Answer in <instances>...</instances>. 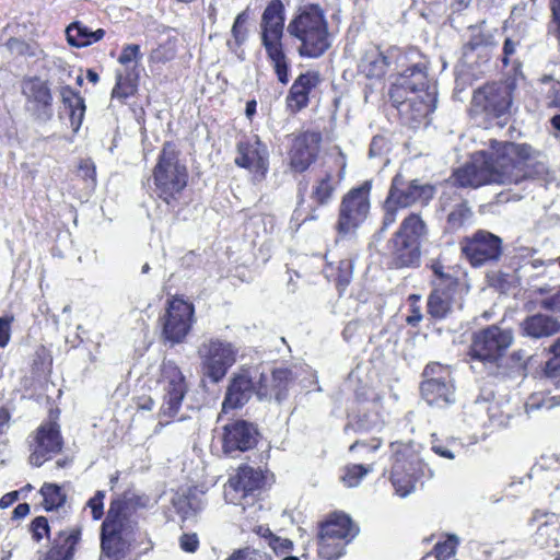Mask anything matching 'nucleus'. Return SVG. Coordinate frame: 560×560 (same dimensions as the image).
<instances>
[{
	"label": "nucleus",
	"instance_id": "f257e3e1",
	"mask_svg": "<svg viewBox=\"0 0 560 560\" xmlns=\"http://www.w3.org/2000/svg\"><path fill=\"white\" fill-rule=\"evenodd\" d=\"M489 153L478 152L469 164L458 168L454 183L459 187L517 185L527 177L526 163L535 155L527 143L502 142Z\"/></svg>",
	"mask_w": 560,
	"mask_h": 560
},
{
	"label": "nucleus",
	"instance_id": "f03ea898",
	"mask_svg": "<svg viewBox=\"0 0 560 560\" xmlns=\"http://www.w3.org/2000/svg\"><path fill=\"white\" fill-rule=\"evenodd\" d=\"M290 375L287 369H276L270 374L261 371L259 366L241 370L228 387L222 404L223 411L244 406L254 393L260 400L275 398L281 402L287 397Z\"/></svg>",
	"mask_w": 560,
	"mask_h": 560
},
{
	"label": "nucleus",
	"instance_id": "7ed1b4c3",
	"mask_svg": "<svg viewBox=\"0 0 560 560\" xmlns=\"http://www.w3.org/2000/svg\"><path fill=\"white\" fill-rule=\"evenodd\" d=\"M147 534L138 527L129 502L120 499L110 503L102 524V550L115 559H122L144 544Z\"/></svg>",
	"mask_w": 560,
	"mask_h": 560
},
{
	"label": "nucleus",
	"instance_id": "20e7f679",
	"mask_svg": "<svg viewBox=\"0 0 560 560\" xmlns=\"http://www.w3.org/2000/svg\"><path fill=\"white\" fill-rule=\"evenodd\" d=\"M288 34L299 42L298 54L318 58L331 46L325 11L317 4L300 8L287 26Z\"/></svg>",
	"mask_w": 560,
	"mask_h": 560
},
{
	"label": "nucleus",
	"instance_id": "39448f33",
	"mask_svg": "<svg viewBox=\"0 0 560 560\" xmlns=\"http://www.w3.org/2000/svg\"><path fill=\"white\" fill-rule=\"evenodd\" d=\"M284 5L272 0L265 9L260 21V42L278 81L285 85L290 81V61L284 51Z\"/></svg>",
	"mask_w": 560,
	"mask_h": 560
},
{
	"label": "nucleus",
	"instance_id": "423d86ee",
	"mask_svg": "<svg viewBox=\"0 0 560 560\" xmlns=\"http://www.w3.org/2000/svg\"><path fill=\"white\" fill-rule=\"evenodd\" d=\"M187 182V167L180 163L174 147L165 143L152 171V191L166 203H171L185 189Z\"/></svg>",
	"mask_w": 560,
	"mask_h": 560
},
{
	"label": "nucleus",
	"instance_id": "0eeeda50",
	"mask_svg": "<svg viewBox=\"0 0 560 560\" xmlns=\"http://www.w3.org/2000/svg\"><path fill=\"white\" fill-rule=\"evenodd\" d=\"M394 464L392 483L396 493L405 498L416 487L417 480L432 477V471L419 455V445L413 443H392Z\"/></svg>",
	"mask_w": 560,
	"mask_h": 560
},
{
	"label": "nucleus",
	"instance_id": "6e6552de",
	"mask_svg": "<svg viewBox=\"0 0 560 560\" xmlns=\"http://www.w3.org/2000/svg\"><path fill=\"white\" fill-rule=\"evenodd\" d=\"M238 349L228 340L210 338L202 341L198 347L202 375L219 383L235 364Z\"/></svg>",
	"mask_w": 560,
	"mask_h": 560
},
{
	"label": "nucleus",
	"instance_id": "1a4fd4ad",
	"mask_svg": "<svg viewBox=\"0 0 560 560\" xmlns=\"http://www.w3.org/2000/svg\"><path fill=\"white\" fill-rule=\"evenodd\" d=\"M513 341L511 329L491 325L474 334L469 355L485 364L498 365Z\"/></svg>",
	"mask_w": 560,
	"mask_h": 560
},
{
	"label": "nucleus",
	"instance_id": "9d476101",
	"mask_svg": "<svg viewBox=\"0 0 560 560\" xmlns=\"http://www.w3.org/2000/svg\"><path fill=\"white\" fill-rule=\"evenodd\" d=\"M371 183L364 182L350 189L341 199L336 230L340 235L353 233L366 219L371 209Z\"/></svg>",
	"mask_w": 560,
	"mask_h": 560
},
{
	"label": "nucleus",
	"instance_id": "9b49d317",
	"mask_svg": "<svg viewBox=\"0 0 560 560\" xmlns=\"http://www.w3.org/2000/svg\"><path fill=\"white\" fill-rule=\"evenodd\" d=\"M265 482L261 470L249 466L240 467L236 475L224 486V499L228 503L238 505L243 511L252 508L258 501V495Z\"/></svg>",
	"mask_w": 560,
	"mask_h": 560
},
{
	"label": "nucleus",
	"instance_id": "f8f14e48",
	"mask_svg": "<svg viewBox=\"0 0 560 560\" xmlns=\"http://www.w3.org/2000/svg\"><path fill=\"white\" fill-rule=\"evenodd\" d=\"M156 383L163 398L160 417L173 419L177 416L187 393L185 376L174 362L164 361Z\"/></svg>",
	"mask_w": 560,
	"mask_h": 560
},
{
	"label": "nucleus",
	"instance_id": "ddd939ff",
	"mask_svg": "<svg viewBox=\"0 0 560 560\" xmlns=\"http://www.w3.org/2000/svg\"><path fill=\"white\" fill-rule=\"evenodd\" d=\"M194 312L190 302L179 298L172 299L161 318L164 339L173 345L182 342L191 329Z\"/></svg>",
	"mask_w": 560,
	"mask_h": 560
},
{
	"label": "nucleus",
	"instance_id": "4468645a",
	"mask_svg": "<svg viewBox=\"0 0 560 560\" xmlns=\"http://www.w3.org/2000/svg\"><path fill=\"white\" fill-rule=\"evenodd\" d=\"M269 153L266 144H264L258 137H253L238 142L237 154L235 156V164L240 167L246 168L255 183L261 182L268 172Z\"/></svg>",
	"mask_w": 560,
	"mask_h": 560
},
{
	"label": "nucleus",
	"instance_id": "2eb2a0df",
	"mask_svg": "<svg viewBox=\"0 0 560 560\" xmlns=\"http://www.w3.org/2000/svg\"><path fill=\"white\" fill-rule=\"evenodd\" d=\"M434 194L435 189L432 185L418 179L406 180L401 174H397L392 180L387 197L390 198L392 203L396 202L400 208H408L416 203L428 205Z\"/></svg>",
	"mask_w": 560,
	"mask_h": 560
},
{
	"label": "nucleus",
	"instance_id": "dca6fc26",
	"mask_svg": "<svg viewBox=\"0 0 560 560\" xmlns=\"http://www.w3.org/2000/svg\"><path fill=\"white\" fill-rule=\"evenodd\" d=\"M462 250L474 267H479L499 259L502 241L499 236L480 230L464 241Z\"/></svg>",
	"mask_w": 560,
	"mask_h": 560
},
{
	"label": "nucleus",
	"instance_id": "f3484780",
	"mask_svg": "<svg viewBox=\"0 0 560 560\" xmlns=\"http://www.w3.org/2000/svg\"><path fill=\"white\" fill-rule=\"evenodd\" d=\"M427 88L428 79L424 69L420 65H415L396 79L389 90V96L400 114H408L409 98Z\"/></svg>",
	"mask_w": 560,
	"mask_h": 560
},
{
	"label": "nucleus",
	"instance_id": "a211bd4d",
	"mask_svg": "<svg viewBox=\"0 0 560 560\" xmlns=\"http://www.w3.org/2000/svg\"><path fill=\"white\" fill-rule=\"evenodd\" d=\"M514 84L511 82L492 83L483 86L474 95V102L494 117L510 113L513 100Z\"/></svg>",
	"mask_w": 560,
	"mask_h": 560
},
{
	"label": "nucleus",
	"instance_id": "6ab92c4d",
	"mask_svg": "<svg viewBox=\"0 0 560 560\" xmlns=\"http://www.w3.org/2000/svg\"><path fill=\"white\" fill-rule=\"evenodd\" d=\"M49 80L28 77L21 82V92L26 98V106L39 119H48L51 116L52 95Z\"/></svg>",
	"mask_w": 560,
	"mask_h": 560
},
{
	"label": "nucleus",
	"instance_id": "aec40b11",
	"mask_svg": "<svg viewBox=\"0 0 560 560\" xmlns=\"http://www.w3.org/2000/svg\"><path fill=\"white\" fill-rule=\"evenodd\" d=\"M62 447L59 425L55 421L43 423L35 432L31 442L30 463L39 467L51 454L58 453Z\"/></svg>",
	"mask_w": 560,
	"mask_h": 560
},
{
	"label": "nucleus",
	"instance_id": "412c9836",
	"mask_svg": "<svg viewBox=\"0 0 560 560\" xmlns=\"http://www.w3.org/2000/svg\"><path fill=\"white\" fill-rule=\"evenodd\" d=\"M345 166V162H341L339 170L330 165H323L315 172L310 198L317 207L327 206L332 201L343 178Z\"/></svg>",
	"mask_w": 560,
	"mask_h": 560
},
{
	"label": "nucleus",
	"instance_id": "4be33fe9",
	"mask_svg": "<svg viewBox=\"0 0 560 560\" xmlns=\"http://www.w3.org/2000/svg\"><path fill=\"white\" fill-rule=\"evenodd\" d=\"M320 141V133L315 131L296 136L289 153L291 168L299 173L304 172L315 160Z\"/></svg>",
	"mask_w": 560,
	"mask_h": 560
},
{
	"label": "nucleus",
	"instance_id": "5701e85b",
	"mask_svg": "<svg viewBox=\"0 0 560 560\" xmlns=\"http://www.w3.org/2000/svg\"><path fill=\"white\" fill-rule=\"evenodd\" d=\"M258 431L244 420H237L224 427L223 447L225 453L247 451L257 443Z\"/></svg>",
	"mask_w": 560,
	"mask_h": 560
},
{
	"label": "nucleus",
	"instance_id": "b1692460",
	"mask_svg": "<svg viewBox=\"0 0 560 560\" xmlns=\"http://www.w3.org/2000/svg\"><path fill=\"white\" fill-rule=\"evenodd\" d=\"M456 282L447 278L445 284L435 283L428 299V312L432 317L444 318L452 310Z\"/></svg>",
	"mask_w": 560,
	"mask_h": 560
},
{
	"label": "nucleus",
	"instance_id": "393cba45",
	"mask_svg": "<svg viewBox=\"0 0 560 560\" xmlns=\"http://www.w3.org/2000/svg\"><path fill=\"white\" fill-rule=\"evenodd\" d=\"M521 331L534 339L548 338L560 331V320L545 314L532 315L522 322Z\"/></svg>",
	"mask_w": 560,
	"mask_h": 560
},
{
	"label": "nucleus",
	"instance_id": "a878e982",
	"mask_svg": "<svg viewBox=\"0 0 560 560\" xmlns=\"http://www.w3.org/2000/svg\"><path fill=\"white\" fill-rule=\"evenodd\" d=\"M358 527L352 524L349 516L334 514L320 526L319 535L327 539L341 540L348 544L358 535Z\"/></svg>",
	"mask_w": 560,
	"mask_h": 560
},
{
	"label": "nucleus",
	"instance_id": "bb28decb",
	"mask_svg": "<svg viewBox=\"0 0 560 560\" xmlns=\"http://www.w3.org/2000/svg\"><path fill=\"white\" fill-rule=\"evenodd\" d=\"M79 539L80 532L78 529L60 530L52 539L45 560H73Z\"/></svg>",
	"mask_w": 560,
	"mask_h": 560
},
{
	"label": "nucleus",
	"instance_id": "cd10ccee",
	"mask_svg": "<svg viewBox=\"0 0 560 560\" xmlns=\"http://www.w3.org/2000/svg\"><path fill=\"white\" fill-rule=\"evenodd\" d=\"M392 255L397 268L417 266L420 260V242L395 234Z\"/></svg>",
	"mask_w": 560,
	"mask_h": 560
},
{
	"label": "nucleus",
	"instance_id": "c85d7f7f",
	"mask_svg": "<svg viewBox=\"0 0 560 560\" xmlns=\"http://www.w3.org/2000/svg\"><path fill=\"white\" fill-rule=\"evenodd\" d=\"M390 65L389 56L377 46L369 45L361 57L359 69L368 78H382Z\"/></svg>",
	"mask_w": 560,
	"mask_h": 560
},
{
	"label": "nucleus",
	"instance_id": "c756f323",
	"mask_svg": "<svg viewBox=\"0 0 560 560\" xmlns=\"http://www.w3.org/2000/svg\"><path fill=\"white\" fill-rule=\"evenodd\" d=\"M319 83V75L316 72L300 74L294 81L288 95V104L291 108L300 110L308 103L310 92Z\"/></svg>",
	"mask_w": 560,
	"mask_h": 560
},
{
	"label": "nucleus",
	"instance_id": "7c9ffc66",
	"mask_svg": "<svg viewBox=\"0 0 560 560\" xmlns=\"http://www.w3.org/2000/svg\"><path fill=\"white\" fill-rule=\"evenodd\" d=\"M105 36L103 28L93 31L80 21H74L66 28L67 42L75 48L88 47L94 43L102 40Z\"/></svg>",
	"mask_w": 560,
	"mask_h": 560
},
{
	"label": "nucleus",
	"instance_id": "2f4dec72",
	"mask_svg": "<svg viewBox=\"0 0 560 560\" xmlns=\"http://www.w3.org/2000/svg\"><path fill=\"white\" fill-rule=\"evenodd\" d=\"M421 394L431 406L445 407L454 401V386L451 381L422 382Z\"/></svg>",
	"mask_w": 560,
	"mask_h": 560
},
{
	"label": "nucleus",
	"instance_id": "473e14b6",
	"mask_svg": "<svg viewBox=\"0 0 560 560\" xmlns=\"http://www.w3.org/2000/svg\"><path fill=\"white\" fill-rule=\"evenodd\" d=\"M434 102L435 95L433 92H429L428 88L423 91H418L409 98L407 104L408 114L404 115L410 120L419 122L434 110Z\"/></svg>",
	"mask_w": 560,
	"mask_h": 560
},
{
	"label": "nucleus",
	"instance_id": "72a5a7b5",
	"mask_svg": "<svg viewBox=\"0 0 560 560\" xmlns=\"http://www.w3.org/2000/svg\"><path fill=\"white\" fill-rule=\"evenodd\" d=\"M43 56V69L46 71L48 80L54 83L62 85L69 82L72 78L73 69L61 58L48 56L39 50Z\"/></svg>",
	"mask_w": 560,
	"mask_h": 560
},
{
	"label": "nucleus",
	"instance_id": "f704fd0d",
	"mask_svg": "<svg viewBox=\"0 0 560 560\" xmlns=\"http://www.w3.org/2000/svg\"><path fill=\"white\" fill-rule=\"evenodd\" d=\"M60 95L62 102L70 109L71 126L77 131L82 124L85 113L84 100L68 83L60 85Z\"/></svg>",
	"mask_w": 560,
	"mask_h": 560
},
{
	"label": "nucleus",
	"instance_id": "c9c22d12",
	"mask_svg": "<svg viewBox=\"0 0 560 560\" xmlns=\"http://www.w3.org/2000/svg\"><path fill=\"white\" fill-rule=\"evenodd\" d=\"M177 37L172 35L171 32L162 34L159 39L158 47L152 49L150 54V61L156 63H165L171 61L176 56Z\"/></svg>",
	"mask_w": 560,
	"mask_h": 560
},
{
	"label": "nucleus",
	"instance_id": "e433bc0d",
	"mask_svg": "<svg viewBox=\"0 0 560 560\" xmlns=\"http://www.w3.org/2000/svg\"><path fill=\"white\" fill-rule=\"evenodd\" d=\"M425 233L427 226L421 218L417 214H410L402 221L400 229L396 232V235H401V237H408L409 240L419 242L420 237Z\"/></svg>",
	"mask_w": 560,
	"mask_h": 560
},
{
	"label": "nucleus",
	"instance_id": "4c0bfd02",
	"mask_svg": "<svg viewBox=\"0 0 560 560\" xmlns=\"http://www.w3.org/2000/svg\"><path fill=\"white\" fill-rule=\"evenodd\" d=\"M378 416L375 412H364L359 415L355 419L349 421L346 425L345 431L349 433L353 431L355 433H365L374 430L378 427Z\"/></svg>",
	"mask_w": 560,
	"mask_h": 560
},
{
	"label": "nucleus",
	"instance_id": "58836bf2",
	"mask_svg": "<svg viewBox=\"0 0 560 560\" xmlns=\"http://www.w3.org/2000/svg\"><path fill=\"white\" fill-rule=\"evenodd\" d=\"M43 505L46 510H54L61 506L66 501V494L55 483H44L40 489Z\"/></svg>",
	"mask_w": 560,
	"mask_h": 560
},
{
	"label": "nucleus",
	"instance_id": "ea45409f",
	"mask_svg": "<svg viewBox=\"0 0 560 560\" xmlns=\"http://www.w3.org/2000/svg\"><path fill=\"white\" fill-rule=\"evenodd\" d=\"M346 542L318 535V555L325 560H335L343 555Z\"/></svg>",
	"mask_w": 560,
	"mask_h": 560
},
{
	"label": "nucleus",
	"instance_id": "a19ab883",
	"mask_svg": "<svg viewBox=\"0 0 560 560\" xmlns=\"http://www.w3.org/2000/svg\"><path fill=\"white\" fill-rule=\"evenodd\" d=\"M553 358L546 363L545 376L557 387L560 386V338L550 347Z\"/></svg>",
	"mask_w": 560,
	"mask_h": 560
},
{
	"label": "nucleus",
	"instance_id": "79ce46f5",
	"mask_svg": "<svg viewBox=\"0 0 560 560\" xmlns=\"http://www.w3.org/2000/svg\"><path fill=\"white\" fill-rule=\"evenodd\" d=\"M472 212L465 202L457 203L447 214V224L452 230H457L470 221Z\"/></svg>",
	"mask_w": 560,
	"mask_h": 560
},
{
	"label": "nucleus",
	"instance_id": "37998d69",
	"mask_svg": "<svg viewBox=\"0 0 560 560\" xmlns=\"http://www.w3.org/2000/svg\"><path fill=\"white\" fill-rule=\"evenodd\" d=\"M372 471V466L368 465H360V464H353L349 465L345 469V474L341 477L342 482L349 487H357L360 481L370 472Z\"/></svg>",
	"mask_w": 560,
	"mask_h": 560
},
{
	"label": "nucleus",
	"instance_id": "c03bdc74",
	"mask_svg": "<svg viewBox=\"0 0 560 560\" xmlns=\"http://www.w3.org/2000/svg\"><path fill=\"white\" fill-rule=\"evenodd\" d=\"M423 382H442L451 381V371L448 366L442 365L438 362L429 363L423 371Z\"/></svg>",
	"mask_w": 560,
	"mask_h": 560
},
{
	"label": "nucleus",
	"instance_id": "a18cd8bd",
	"mask_svg": "<svg viewBox=\"0 0 560 560\" xmlns=\"http://www.w3.org/2000/svg\"><path fill=\"white\" fill-rule=\"evenodd\" d=\"M141 59L142 54L140 51V46L136 44H130L122 48L121 54L118 58V62L124 66H129L131 63L137 66Z\"/></svg>",
	"mask_w": 560,
	"mask_h": 560
},
{
	"label": "nucleus",
	"instance_id": "49530a36",
	"mask_svg": "<svg viewBox=\"0 0 560 560\" xmlns=\"http://www.w3.org/2000/svg\"><path fill=\"white\" fill-rule=\"evenodd\" d=\"M457 541L454 537H450L444 542L436 544L435 557L436 560H447L450 557L455 555ZM428 557L422 560H427Z\"/></svg>",
	"mask_w": 560,
	"mask_h": 560
},
{
	"label": "nucleus",
	"instance_id": "de8ad7c7",
	"mask_svg": "<svg viewBox=\"0 0 560 560\" xmlns=\"http://www.w3.org/2000/svg\"><path fill=\"white\" fill-rule=\"evenodd\" d=\"M390 198L387 197L384 202V217H383V223H382V230H385L389 228L392 224H394L397 220V212L400 208L399 205L396 202H390Z\"/></svg>",
	"mask_w": 560,
	"mask_h": 560
},
{
	"label": "nucleus",
	"instance_id": "09e8293b",
	"mask_svg": "<svg viewBox=\"0 0 560 560\" xmlns=\"http://www.w3.org/2000/svg\"><path fill=\"white\" fill-rule=\"evenodd\" d=\"M136 90V83L130 80L124 81L121 75L117 77V82L113 89L112 95L117 98H126L131 95Z\"/></svg>",
	"mask_w": 560,
	"mask_h": 560
},
{
	"label": "nucleus",
	"instance_id": "8fccbe9b",
	"mask_svg": "<svg viewBox=\"0 0 560 560\" xmlns=\"http://www.w3.org/2000/svg\"><path fill=\"white\" fill-rule=\"evenodd\" d=\"M458 447V444L455 441L447 442L446 444H442L439 441L434 440L432 442V451L444 458L454 459L455 458V448Z\"/></svg>",
	"mask_w": 560,
	"mask_h": 560
},
{
	"label": "nucleus",
	"instance_id": "3c124183",
	"mask_svg": "<svg viewBox=\"0 0 560 560\" xmlns=\"http://www.w3.org/2000/svg\"><path fill=\"white\" fill-rule=\"evenodd\" d=\"M247 20L248 14L245 11L238 13L235 18L231 32L237 44H242L246 38V32L243 30V25L247 22Z\"/></svg>",
	"mask_w": 560,
	"mask_h": 560
},
{
	"label": "nucleus",
	"instance_id": "603ef678",
	"mask_svg": "<svg viewBox=\"0 0 560 560\" xmlns=\"http://www.w3.org/2000/svg\"><path fill=\"white\" fill-rule=\"evenodd\" d=\"M31 529L33 538L36 541H40L49 533V525L47 518L44 516L36 517L31 524Z\"/></svg>",
	"mask_w": 560,
	"mask_h": 560
},
{
	"label": "nucleus",
	"instance_id": "864d4df0",
	"mask_svg": "<svg viewBox=\"0 0 560 560\" xmlns=\"http://www.w3.org/2000/svg\"><path fill=\"white\" fill-rule=\"evenodd\" d=\"M104 498L105 493L103 491H97L86 503L94 520H100L104 514Z\"/></svg>",
	"mask_w": 560,
	"mask_h": 560
},
{
	"label": "nucleus",
	"instance_id": "5fc2aeb1",
	"mask_svg": "<svg viewBox=\"0 0 560 560\" xmlns=\"http://www.w3.org/2000/svg\"><path fill=\"white\" fill-rule=\"evenodd\" d=\"M179 546L186 552H195L199 547V539L196 534H183Z\"/></svg>",
	"mask_w": 560,
	"mask_h": 560
},
{
	"label": "nucleus",
	"instance_id": "6e6d98bb",
	"mask_svg": "<svg viewBox=\"0 0 560 560\" xmlns=\"http://www.w3.org/2000/svg\"><path fill=\"white\" fill-rule=\"evenodd\" d=\"M555 404L551 402L550 400H547L545 401L544 399H541L539 396L537 395H533L529 397V399L526 401L524 408H525V412L527 415H529L530 412H533L534 410H537L541 407H546L548 409H550Z\"/></svg>",
	"mask_w": 560,
	"mask_h": 560
},
{
	"label": "nucleus",
	"instance_id": "4d7b16f0",
	"mask_svg": "<svg viewBox=\"0 0 560 560\" xmlns=\"http://www.w3.org/2000/svg\"><path fill=\"white\" fill-rule=\"evenodd\" d=\"M13 317H0V347L4 348L11 337V323Z\"/></svg>",
	"mask_w": 560,
	"mask_h": 560
},
{
	"label": "nucleus",
	"instance_id": "13d9d810",
	"mask_svg": "<svg viewBox=\"0 0 560 560\" xmlns=\"http://www.w3.org/2000/svg\"><path fill=\"white\" fill-rule=\"evenodd\" d=\"M381 446V442L376 439H373L370 443L368 442H362V441H355L354 443H352L349 447V451L351 453H354V452H358L360 450H364L366 451L368 453H372V452H375L376 450H378Z\"/></svg>",
	"mask_w": 560,
	"mask_h": 560
},
{
	"label": "nucleus",
	"instance_id": "bf43d9fd",
	"mask_svg": "<svg viewBox=\"0 0 560 560\" xmlns=\"http://www.w3.org/2000/svg\"><path fill=\"white\" fill-rule=\"evenodd\" d=\"M260 551L246 548L234 552L228 560H260Z\"/></svg>",
	"mask_w": 560,
	"mask_h": 560
},
{
	"label": "nucleus",
	"instance_id": "052dcab7",
	"mask_svg": "<svg viewBox=\"0 0 560 560\" xmlns=\"http://www.w3.org/2000/svg\"><path fill=\"white\" fill-rule=\"evenodd\" d=\"M540 305L545 310L560 313V289L552 295L542 299Z\"/></svg>",
	"mask_w": 560,
	"mask_h": 560
},
{
	"label": "nucleus",
	"instance_id": "680f3d73",
	"mask_svg": "<svg viewBox=\"0 0 560 560\" xmlns=\"http://www.w3.org/2000/svg\"><path fill=\"white\" fill-rule=\"evenodd\" d=\"M497 408H498L497 405H493V406L490 407V409H489L490 419L493 422H497L499 425L508 424V420L511 418V412L510 411H502L501 415H498L497 411H495Z\"/></svg>",
	"mask_w": 560,
	"mask_h": 560
},
{
	"label": "nucleus",
	"instance_id": "e2e57ef3",
	"mask_svg": "<svg viewBox=\"0 0 560 560\" xmlns=\"http://www.w3.org/2000/svg\"><path fill=\"white\" fill-rule=\"evenodd\" d=\"M7 46L11 51L18 54H26L30 50V46L18 38H10Z\"/></svg>",
	"mask_w": 560,
	"mask_h": 560
},
{
	"label": "nucleus",
	"instance_id": "0e129e2a",
	"mask_svg": "<svg viewBox=\"0 0 560 560\" xmlns=\"http://www.w3.org/2000/svg\"><path fill=\"white\" fill-rule=\"evenodd\" d=\"M80 172L83 173V176L90 178L93 183L95 182V166L92 161L85 160L80 164Z\"/></svg>",
	"mask_w": 560,
	"mask_h": 560
},
{
	"label": "nucleus",
	"instance_id": "69168bd1",
	"mask_svg": "<svg viewBox=\"0 0 560 560\" xmlns=\"http://www.w3.org/2000/svg\"><path fill=\"white\" fill-rule=\"evenodd\" d=\"M516 51V44L510 39V38H506L505 42H504V45H503V63L504 65H508L509 63V58L511 56H513Z\"/></svg>",
	"mask_w": 560,
	"mask_h": 560
},
{
	"label": "nucleus",
	"instance_id": "338daca9",
	"mask_svg": "<svg viewBox=\"0 0 560 560\" xmlns=\"http://www.w3.org/2000/svg\"><path fill=\"white\" fill-rule=\"evenodd\" d=\"M360 326H361V323L358 320L349 322L342 331L343 338L346 340L352 339L354 337V335L358 332Z\"/></svg>",
	"mask_w": 560,
	"mask_h": 560
},
{
	"label": "nucleus",
	"instance_id": "774afa93",
	"mask_svg": "<svg viewBox=\"0 0 560 560\" xmlns=\"http://www.w3.org/2000/svg\"><path fill=\"white\" fill-rule=\"evenodd\" d=\"M551 9L555 21L557 22V37L560 42V0H551Z\"/></svg>",
	"mask_w": 560,
	"mask_h": 560
}]
</instances>
